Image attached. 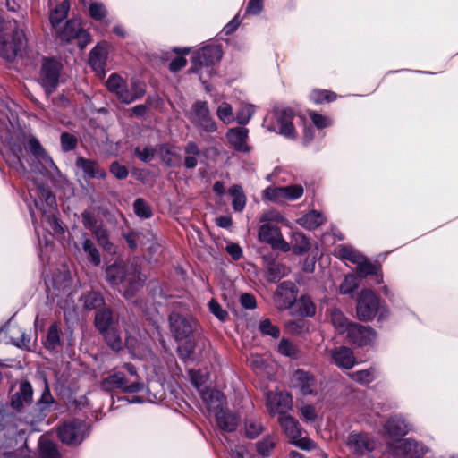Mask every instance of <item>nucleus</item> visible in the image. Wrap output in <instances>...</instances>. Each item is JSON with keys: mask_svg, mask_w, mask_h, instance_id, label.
I'll use <instances>...</instances> for the list:
<instances>
[{"mask_svg": "<svg viewBox=\"0 0 458 458\" xmlns=\"http://www.w3.org/2000/svg\"><path fill=\"white\" fill-rule=\"evenodd\" d=\"M106 278L110 285L117 289L126 299L133 297L145 281V276L133 263L127 266L118 263L108 266L106 269Z\"/></svg>", "mask_w": 458, "mask_h": 458, "instance_id": "f257e3e1", "label": "nucleus"}, {"mask_svg": "<svg viewBox=\"0 0 458 458\" xmlns=\"http://www.w3.org/2000/svg\"><path fill=\"white\" fill-rule=\"evenodd\" d=\"M107 89L114 94L119 101L130 104L142 98L146 91V86L139 80L132 79L130 86L117 73H112L106 81Z\"/></svg>", "mask_w": 458, "mask_h": 458, "instance_id": "f03ea898", "label": "nucleus"}, {"mask_svg": "<svg viewBox=\"0 0 458 458\" xmlns=\"http://www.w3.org/2000/svg\"><path fill=\"white\" fill-rule=\"evenodd\" d=\"M30 196L35 198V207L43 213V218L47 221L54 233H62L64 229L55 216L56 200L48 188L38 186L30 191Z\"/></svg>", "mask_w": 458, "mask_h": 458, "instance_id": "7ed1b4c3", "label": "nucleus"}, {"mask_svg": "<svg viewBox=\"0 0 458 458\" xmlns=\"http://www.w3.org/2000/svg\"><path fill=\"white\" fill-rule=\"evenodd\" d=\"M293 117L294 114L290 108H276L271 116L265 118L264 125L285 138L295 139L296 131L292 123Z\"/></svg>", "mask_w": 458, "mask_h": 458, "instance_id": "20e7f679", "label": "nucleus"}, {"mask_svg": "<svg viewBox=\"0 0 458 458\" xmlns=\"http://www.w3.org/2000/svg\"><path fill=\"white\" fill-rule=\"evenodd\" d=\"M383 308L380 306L378 297L370 289H363L357 300L356 314L360 321L369 322L374 319L378 312V319L384 317L381 310Z\"/></svg>", "mask_w": 458, "mask_h": 458, "instance_id": "39448f33", "label": "nucleus"}, {"mask_svg": "<svg viewBox=\"0 0 458 458\" xmlns=\"http://www.w3.org/2000/svg\"><path fill=\"white\" fill-rule=\"evenodd\" d=\"M388 453L398 458H422L428 449L412 438H396L388 440Z\"/></svg>", "mask_w": 458, "mask_h": 458, "instance_id": "423d86ee", "label": "nucleus"}, {"mask_svg": "<svg viewBox=\"0 0 458 458\" xmlns=\"http://www.w3.org/2000/svg\"><path fill=\"white\" fill-rule=\"evenodd\" d=\"M285 435L291 440V443L302 450L315 451L319 449L315 443L309 437H301V432L298 421L290 415H282L278 419Z\"/></svg>", "mask_w": 458, "mask_h": 458, "instance_id": "0eeeda50", "label": "nucleus"}, {"mask_svg": "<svg viewBox=\"0 0 458 458\" xmlns=\"http://www.w3.org/2000/svg\"><path fill=\"white\" fill-rule=\"evenodd\" d=\"M27 46L23 30H16L13 36L0 35V55L12 61L17 55H22Z\"/></svg>", "mask_w": 458, "mask_h": 458, "instance_id": "6e6552de", "label": "nucleus"}, {"mask_svg": "<svg viewBox=\"0 0 458 458\" xmlns=\"http://www.w3.org/2000/svg\"><path fill=\"white\" fill-rule=\"evenodd\" d=\"M87 434L88 427L81 420L66 421L58 428L60 440L67 445H77L81 444Z\"/></svg>", "mask_w": 458, "mask_h": 458, "instance_id": "1a4fd4ad", "label": "nucleus"}, {"mask_svg": "<svg viewBox=\"0 0 458 458\" xmlns=\"http://www.w3.org/2000/svg\"><path fill=\"white\" fill-rule=\"evenodd\" d=\"M188 118L196 127L206 132L213 133L217 130L216 123L205 101H196L188 114Z\"/></svg>", "mask_w": 458, "mask_h": 458, "instance_id": "9d476101", "label": "nucleus"}, {"mask_svg": "<svg viewBox=\"0 0 458 458\" xmlns=\"http://www.w3.org/2000/svg\"><path fill=\"white\" fill-rule=\"evenodd\" d=\"M32 396L33 390L29 382L21 383L18 391L12 395L11 407L19 414L21 420L24 421L23 416L33 412Z\"/></svg>", "mask_w": 458, "mask_h": 458, "instance_id": "9b49d317", "label": "nucleus"}, {"mask_svg": "<svg viewBox=\"0 0 458 458\" xmlns=\"http://www.w3.org/2000/svg\"><path fill=\"white\" fill-rule=\"evenodd\" d=\"M101 388L106 391L120 389L125 393H137L144 388L141 381H130L123 373L115 372L101 382Z\"/></svg>", "mask_w": 458, "mask_h": 458, "instance_id": "f8f14e48", "label": "nucleus"}, {"mask_svg": "<svg viewBox=\"0 0 458 458\" xmlns=\"http://www.w3.org/2000/svg\"><path fill=\"white\" fill-rule=\"evenodd\" d=\"M171 332L177 341L189 337L194 331L197 321L191 316L173 312L169 316Z\"/></svg>", "mask_w": 458, "mask_h": 458, "instance_id": "ddd939ff", "label": "nucleus"}, {"mask_svg": "<svg viewBox=\"0 0 458 458\" xmlns=\"http://www.w3.org/2000/svg\"><path fill=\"white\" fill-rule=\"evenodd\" d=\"M293 388L302 397L315 396L318 392V384L316 377L310 372L298 369L293 376Z\"/></svg>", "mask_w": 458, "mask_h": 458, "instance_id": "4468645a", "label": "nucleus"}, {"mask_svg": "<svg viewBox=\"0 0 458 458\" xmlns=\"http://www.w3.org/2000/svg\"><path fill=\"white\" fill-rule=\"evenodd\" d=\"M346 339L358 347L372 345L376 342L377 332L370 327L354 323L351 325Z\"/></svg>", "mask_w": 458, "mask_h": 458, "instance_id": "2eb2a0df", "label": "nucleus"}, {"mask_svg": "<svg viewBox=\"0 0 458 458\" xmlns=\"http://www.w3.org/2000/svg\"><path fill=\"white\" fill-rule=\"evenodd\" d=\"M222 57V50L217 46H208L196 51L192 56L191 71L199 72L203 66L208 67L218 62Z\"/></svg>", "mask_w": 458, "mask_h": 458, "instance_id": "dca6fc26", "label": "nucleus"}, {"mask_svg": "<svg viewBox=\"0 0 458 458\" xmlns=\"http://www.w3.org/2000/svg\"><path fill=\"white\" fill-rule=\"evenodd\" d=\"M345 446L352 454L360 455L371 452L376 442L366 433L352 432L345 439Z\"/></svg>", "mask_w": 458, "mask_h": 458, "instance_id": "f3484780", "label": "nucleus"}, {"mask_svg": "<svg viewBox=\"0 0 458 458\" xmlns=\"http://www.w3.org/2000/svg\"><path fill=\"white\" fill-rule=\"evenodd\" d=\"M61 64L55 60H46L41 67L40 81L47 95L58 85Z\"/></svg>", "mask_w": 458, "mask_h": 458, "instance_id": "a211bd4d", "label": "nucleus"}, {"mask_svg": "<svg viewBox=\"0 0 458 458\" xmlns=\"http://www.w3.org/2000/svg\"><path fill=\"white\" fill-rule=\"evenodd\" d=\"M259 239L261 242L269 243L273 249H277L284 252L291 250L290 245L284 240L279 228L268 223L260 226Z\"/></svg>", "mask_w": 458, "mask_h": 458, "instance_id": "6ab92c4d", "label": "nucleus"}, {"mask_svg": "<svg viewBox=\"0 0 458 458\" xmlns=\"http://www.w3.org/2000/svg\"><path fill=\"white\" fill-rule=\"evenodd\" d=\"M266 406L269 413L279 417L285 415L292 407V396L284 392H268L267 394Z\"/></svg>", "mask_w": 458, "mask_h": 458, "instance_id": "aec40b11", "label": "nucleus"}, {"mask_svg": "<svg viewBox=\"0 0 458 458\" xmlns=\"http://www.w3.org/2000/svg\"><path fill=\"white\" fill-rule=\"evenodd\" d=\"M296 301L294 284L289 281L281 283L274 294V303L278 310L289 309Z\"/></svg>", "mask_w": 458, "mask_h": 458, "instance_id": "412c9836", "label": "nucleus"}, {"mask_svg": "<svg viewBox=\"0 0 458 458\" xmlns=\"http://www.w3.org/2000/svg\"><path fill=\"white\" fill-rule=\"evenodd\" d=\"M331 362L342 369H351L356 364L353 352L346 346H339L327 351Z\"/></svg>", "mask_w": 458, "mask_h": 458, "instance_id": "4be33fe9", "label": "nucleus"}, {"mask_svg": "<svg viewBox=\"0 0 458 458\" xmlns=\"http://www.w3.org/2000/svg\"><path fill=\"white\" fill-rule=\"evenodd\" d=\"M55 31L63 41H71L74 38H81L84 43L89 41V34L82 30L78 20L68 21L63 29L60 26Z\"/></svg>", "mask_w": 458, "mask_h": 458, "instance_id": "5701e85b", "label": "nucleus"}, {"mask_svg": "<svg viewBox=\"0 0 458 458\" xmlns=\"http://www.w3.org/2000/svg\"><path fill=\"white\" fill-rule=\"evenodd\" d=\"M0 336L9 337L11 343L18 347L27 348L30 345V339L26 333L18 325L9 321L0 329Z\"/></svg>", "mask_w": 458, "mask_h": 458, "instance_id": "b1692460", "label": "nucleus"}, {"mask_svg": "<svg viewBox=\"0 0 458 458\" xmlns=\"http://www.w3.org/2000/svg\"><path fill=\"white\" fill-rule=\"evenodd\" d=\"M384 428L389 437V440L402 438L410 430L411 426L406 422L404 418L401 415H394L390 417L384 425Z\"/></svg>", "mask_w": 458, "mask_h": 458, "instance_id": "393cba45", "label": "nucleus"}, {"mask_svg": "<svg viewBox=\"0 0 458 458\" xmlns=\"http://www.w3.org/2000/svg\"><path fill=\"white\" fill-rule=\"evenodd\" d=\"M248 136L249 131L244 127L231 128L225 134L226 140L230 145L236 151L244 153L250 151V147L247 144Z\"/></svg>", "mask_w": 458, "mask_h": 458, "instance_id": "a878e982", "label": "nucleus"}, {"mask_svg": "<svg viewBox=\"0 0 458 458\" xmlns=\"http://www.w3.org/2000/svg\"><path fill=\"white\" fill-rule=\"evenodd\" d=\"M53 402L54 398L50 393L47 384L46 383L45 389L38 403V405H39V409H36L33 407V412H30L29 414L23 416L22 419L24 420V422L27 424L33 425L34 423L41 420L44 416V410H46L50 404H52Z\"/></svg>", "mask_w": 458, "mask_h": 458, "instance_id": "bb28decb", "label": "nucleus"}, {"mask_svg": "<svg viewBox=\"0 0 458 458\" xmlns=\"http://www.w3.org/2000/svg\"><path fill=\"white\" fill-rule=\"evenodd\" d=\"M201 397L209 414L215 415L224 410L225 398L220 391L201 390Z\"/></svg>", "mask_w": 458, "mask_h": 458, "instance_id": "cd10ccee", "label": "nucleus"}, {"mask_svg": "<svg viewBox=\"0 0 458 458\" xmlns=\"http://www.w3.org/2000/svg\"><path fill=\"white\" fill-rule=\"evenodd\" d=\"M24 148L42 164L44 168L55 167V163L36 138L30 136L24 142Z\"/></svg>", "mask_w": 458, "mask_h": 458, "instance_id": "c85d7f7f", "label": "nucleus"}, {"mask_svg": "<svg viewBox=\"0 0 458 458\" xmlns=\"http://www.w3.org/2000/svg\"><path fill=\"white\" fill-rule=\"evenodd\" d=\"M76 165L81 168L84 175L89 178L104 179L106 176V171L94 160L78 157Z\"/></svg>", "mask_w": 458, "mask_h": 458, "instance_id": "c756f323", "label": "nucleus"}, {"mask_svg": "<svg viewBox=\"0 0 458 458\" xmlns=\"http://www.w3.org/2000/svg\"><path fill=\"white\" fill-rule=\"evenodd\" d=\"M106 57V49L102 46H96L90 52L89 60V65L98 75H104Z\"/></svg>", "mask_w": 458, "mask_h": 458, "instance_id": "7c9ffc66", "label": "nucleus"}, {"mask_svg": "<svg viewBox=\"0 0 458 458\" xmlns=\"http://www.w3.org/2000/svg\"><path fill=\"white\" fill-rule=\"evenodd\" d=\"M330 322L339 334H346L353 322H349L344 313L336 308L331 309L329 311Z\"/></svg>", "mask_w": 458, "mask_h": 458, "instance_id": "2f4dec72", "label": "nucleus"}, {"mask_svg": "<svg viewBox=\"0 0 458 458\" xmlns=\"http://www.w3.org/2000/svg\"><path fill=\"white\" fill-rule=\"evenodd\" d=\"M326 222L323 214L317 210H310L298 219V224L306 229L313 230Z\"/></svg>", "mask_w": 458, "mask_h": 458, "instance_id": "473e14b6", "label": "nucleus"}, {"mask_svg": "<svg viewBox=\"0 0 458 458\" xmlns=\"http://www.w3.org/2000/svg\"><path fill=\"white\" fill-rule=\"evenodd\" d=\"M219 428L225 431H233L238 424V420L233 413L225 410L214 415Z\"/></svg>", "mask_w": 458, "mask_h": 458, "instance_id": "72a5a7b5", "label": "nucleus"}, {"mask_svg": "<svg viewBox=\"0 0 458 458\" xmlns=\"http://www.w3.org/2000/svg\"><path fill=\"white\" fill-rule=\"evenodd\" d=\"M69 8V3L64 1L51 12L49 20L55 30H58L61 22L66 19Z\"/></svg>", "mask_w": 458, "mask_h": 458, "instance_id": "f704fd0d", "label": "nucleus"}, {"mask_svg": "<svg viewBox=\"0 0 458 458\" xmlns=\"http://www.w3.org/2000/svg\"><path fill=\"white\" fill-rule=\"evenodd\" d=\"M92 234L95 236L98 243L103 247V249L109 252H114V248L112 242L109 241V235L107 230L103 226V225H99L96 229H94Z\"/></svg>", "mask_w": 458, "mask_h": 458, "instance_id": "c9c22d12", "label": "nucleus"}, {"mask_svg": "<svg viewBox=\"0 0 458 458\" xmlns=\"http://www.w3.org/2000/svg\"><path fill=\"white\" fill-rule=\"evenodd\" d=\"M159 154L164 163L174 166L179 164L181 157L175 151V148L169 145H163L159 148Z\"/></svg>", "mask_w": 458, "mask_h": 458, "instance_id": "e433bc0d", "label": "nucleus"}, {"mask_svg": "<svg viewBox=\"0 0 458 458\" xmlns=\"http://www.w3.org/2000/svg\"><path fill=\"white\" fill-rule=\"evenodd\" d=\"M39 454L41 458H60L55 444L45 437L39 440Z\"/></svg>", "mask_w": 458, "mask_h": 458, "instance_id": "4c0bfd02", "label": "nucleus"}, {"mask_svg": "<svg viewBox=\"0 0 458 458\" xmlns=\"http://www.w3.org/2000/svg\"><path fill=\"white\" fill-rule=\"evenodd\" d=\"M112 323V313L108 309L98 310L96 314L95 324L98 329L102 333L110 329Z\"/></svg>", "mask_w": 458, "mask_h": 458, "instance_id": "58836bf2", "label": "nucleus"}, {"mask_svg": "<svg viewBox=\"0 0 458 458\" xmlns=\"http://www.w3.org/2000/svg\"><path fill=\"white\" fill-rule=\"evenodd\" d=\"M230 194L233 197L232 205L235 211L241 212L246 205V197L239 185H233L230 189Z\"/></svg>", "mask_w": 458, "mask_h": 458, "instance_id": "ea45409f", "label": "nucleus"}, {"mask_svg": "<svg viewBox=\"0 0 458 458\" xmlns=\"http://www.w3.org/2000/svg\"><path fill=\"white\" fill-rule=\"evenodd\" d=\"M290 269L281 263H271L267 269V278L271 282H276L289 273Z\"/></svg>", "mask_w": 458, "mask_h": 458, "instance_id": "a19ab883", "label": "nucleus"}, {"mask_svg": "<svg viewBox=\"0 0 458 458\" xmlns=\"http://www.w3.org/2000/svg\"><path fill=\"white\" fill-rule=\"evenodd\" d=\"M293 251L295 254H303L306 253L310 250V242L307 237L301 233H295L293 235Z\"/></svg>", "mask_w": 458, "mask_h": 458, "instance_id": "79ce46f5", "label": "nucleus"}, {"mask_svg": "<svg viewBox=\"0 0 458 458\" xmlns=\"http://www.w3.org/2000/svg\"><path fill=\"white\" fill-rule=\"evenodd\" d=\"M376 370L374 368L359 370L349 374V377L360 384H369L375 379Z\"/></svg>", "mask_w": 458, "mask_h": 458, "instance_id": "37998d69", "label": "nucleus"}, {"mask_svg": "<svg viewBox=\"0 0 458 458\" xmlns=\"http://www.w3.org/2000/svg\"><path fill=\"white\" fill-rule=\"evenodd\" d=\"M84 241L82 243V249L83 250L89 254V258L90 261L96 265L98 266L100 264V254L98 249L95 247L93 242L86 237V234L83 235Z\"/></svg>", "mask_w": 458, "mask_h": 458, "instance_id": "c03bdc74", "label": "nucleus"}, {"mask_svg": "<svg viewBox=\"0 0 458 458\" xmlns=\"http://www.w3.org/2000/svg\"><path fill=\"white\" fill-rule=\"evenodd\" d=\"M216 114L219 120L222 121L225 124H230L234 120L233 108L231 105L226 102H222L218 106Z\"/></svg>", "mask_w": 458, "mask_h": 458, "instance_id": "a18cd8bd", "label": "nucleus"}, {"mask_svg": "<svg viewBox=\"0 0 458 458\" xmlns=\"http://www.w3.org/2000/svg\"><path fill=\"white\" fill-rule=\"evenodd\" d=\"M276 439L274 436H267L256 444L257 451L262 456H268L276 445Z\"/></svg>", "mask_w": 458, "mask_h": 458, "instance_id": "49530a36", "label": "nucleus"}, {"mask_svg": "<svg viewBox=\"0 0 458 458\" xmlns=\"http://www.w3.org/2000/svg\"><path fill=\"white\" fill-rule=\"evenodd\" d=\"M107 344L114 350L119 351L122 348V339L118 332L113 327L107 329L106 332H102Z\"/></svg>", "mask_w": 458, "mask_h": 458, "instance_id": "de8ad7c7", "label": "nucleus"}, {"mask_svg": "<svg viewBox=\"0 0 458 458\" xmlns=\"http://www.w3.org/2000/svg\"><path fill=\"white\" fill-rule=\"evenodd\" d=\"M263 431V427L259 420L249 418L245 421V434L250 438L257 437Z\"/></svg>", "mask_w": 458, "mask_h": 458, "instance_id": "09e8293b", "label": "nucleus"}, {"mask_svg": "<svg viewBox=\"0 0 458 458\" xmlns=\"http://www.w3.org/2000/svg\"><path fill=\"white\" fill-rule=\"evenodd\" d=\"M356 271L360 277H366L369 275L377 274V267L362 257L360 262L357 263Z\"/></svg>", "mask_w": 458, "mask_h": 458, "instance_id": "8fccbe9b", "label": "nucleus"}, {"mask_svg": "<svg viewBox=\"0 0 458 458\" xmlns=\"http://www.w3.org/2000/svg\"><path fill=\"white\" fill-rule=\"evenodd\" d=\"M297 306L303 316L312 317L316 312V306L309 297H301L297 301Z\"/></svg>", "mask_w": 458, "mask_h": 458, "instance_id": "3c124183", "label": "nucleus"}, {"mask_svg": "<svg viewBox=\"0 0 458 458\" xmlns=\"http://www.w3.org/2000/svg\"><path fill=\"white\" fill-rule=\"evenodd\" d=\"M60 344L59 331L56 325H52L47 332L45 342L46 348L55 350Z\"/></svg>", "mask_w": 458, "mask_h": 458, "instance_id": "603ef678", "label": "nucleus"}, {"mask_svg": "<svg viewBox=\"0 0 458 458\" xmlns=\"http://www.w3.org/2000/svg\"><path fill=\"white\" fill-rule=\"evenodd\" d=\"M278 352L287 357L296 359L298 357V349L291 342L282 339L278 344Z\"/></svg>", "mask_w": 458, "mask_h": 458, "instance_id": "864d4df0", "label": "nucleus"}, {"mask_svg": "<svg viewBox=\"0 0 458 458\" xmlns=\"http://www.w3.org/2000/svg\"><path fill=\"white\" fill-rule=\"evenodd\" d=\"M339 255L342 259H348L355 264H357L358 262H360L361 258L363 257L351 246L340 247L339 248Z\"/></svg>", "mask_w": 458, "mask_h": 458, "instance_id": "5fc2aeb1", "label": "nucleus"}, {"mask_svg": "<svg viewBox=\"0 0 458 458\" xmlns=\"http://www.w3.org/2000/svg\"><path fill=\"white\" fill-rule=\"evenodd\" d=\"M81 221L86 229L93 231L101 223H98L96 215L92 210L87 209L81 214Z\"/></svg>", "mask_w": 458, "mask_h": 458, "instance_id": "6e6d98bb", "label": "nucleus"}, {"mask_svg": "<svg viewBox=\"0 0 458 458\" xmlns=\"http://www.w3.org/2000/svg\"><path fill=\"white\" fill-rule=\"evenodd\" d=\"M82 300H83L85 308L88 310L96 309V308L101 306L103 303V299L96 292H91V293H86L82 297Z\"/></svg>", "mask_w": 458, "mask_h": 458, "instance_id": "4d7b16f0", "label": "nucleus"}, {"mask_svg": "<svg viewBox=\"0 0 458 458\" xmlns=\"http://www.w3.org/2000/svg\"><path fill=\"white\" fill-rule=\"evenodd\" d=\"M284 187H267L263 191V195L266 199L275 202L284 200Z\"/></svg>", "mask_w": 458, "mask_h": 458, "instance_id": "13d9d810", "label": "nucleus"}, {"mask_svg": "<svg viewBox=\"0 0 458 458\" xmlns=\"http://www.w3.org/2000/svg\"><path fill=\"white\" fill-rule=\"evenodd\" d=\"M255 113V107L252 105H244L239 110L236 119L238 123L244 125L249 123Z\"/></svg>", "mask_w": 458, "mask_h": 458, "instance_id": "bf43d9fd", "label": "nucleus"}, {"mask_svg": "<svg viewBox=\"0 0 458 458\" xmlns=\"http://www.w3.org/2000/svg\"><path fill=\"white\" fill-rule=\"evenodd\" d=\"M284 200H295L303 195V187L299 184L284 186Z\"/></svg>", "mask_w": 458, "mask_h": 458, "instance_id": "052dcab7", "label": "nucleus"}, {"mask_svg": "<svg viewBox=\"0 0 458 458\" xmlns=\"http://www.w3.org/2000/svg\"><path fill=\"white\" fill-rule=\"evenodd\" d=\"M358 287L356 277L353 275H347L342 284L339 291L342 294H350Z\"/></svg>", "mask_w": 458, "mask_h": 458, "instance_id": "680f3d73", "label": "nucleus"}, {"mask_svg": "<svg viewBox=\"0 0 458 458\" xmlns=\"http://www.w3.org/2000/svg\"><path fill=\"white\" fill-rule=\"evenodd\" d=\"M259 328L263 335H267L274 338H277L280 335L279 328L274 326L268 318L262 319Z\"/></svg>", "mask_w": 458, "mask_h": 458, "instance_id": "e2e57ef3", "label": "nucleus"}, {"mask_svg": "<svg viewBox=\"0 0 458 458\" xmlns=\"http://www.w3.org/2000/svg\"><path fill=\"white\" fill-rule=\"evenodd\" d=\"M191 381L192 385L199 390L201 394V390H205L204 385L207 381V375L200 372L199 370H190L189 371Z\"/></svg>", "mask_w": 458, "mask_h": 458, "instance_id": "0e129e2a", "label": "nucleus"}, {"mask_svg": "<svg viewBox=\"0 0 458 458\" xmlns=\"http://www.w3.org/2000/svg\"><path fill=\"white\" fill-rule=\"evenodd\" d=\"M133 208L136 215L142 218H148L152 215L150 207L142 199H137Z\"/></svg>", "mask_w": 458, "mask_h": 458, "instance_id": "69168bd1", "label": "nucleus"}, {"mask_svg": "<svg viewBox=\"0 0 458 458\" xmlns=\"http://www.w3.org/2000/svg\"><path fill=\"white\" fill-rule=\"evenodd\" d=\"M126 242L131 249H136L139 245H145V236L140 232H131L125 236Z\"/></svg>", "mask_w": 458, "mask_h": 458, "instance_id": "338daca9", "label": "nucleus"}, {"mask_svg": "<svg viewBox=\"0 0 458 458\" xmlns=\"http://www.w3.org/2000/svg\"><path fill=\"white\" fill-rule=\"evenodd\" d=\"M209 310L221 321L227 318L228 313L221 307V305L214 299L208 302Z\"/></svg>", "mask_w": 458, "mask_h": 458, "instance_id": "774afa93", "label": "nucleus"}]
</instances>
